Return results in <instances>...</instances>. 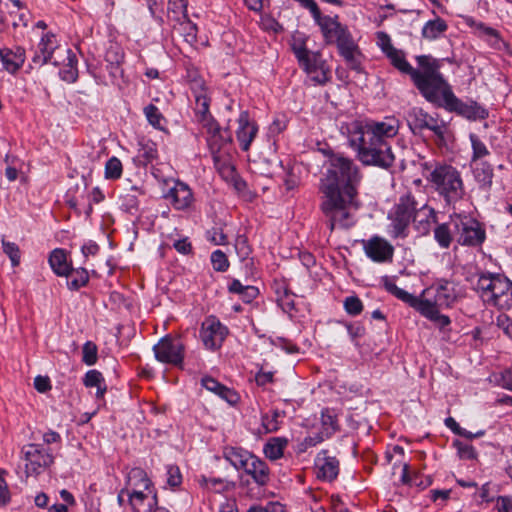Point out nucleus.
I'll return each mask as SVG.
<instances>
[{
	"mask_svg": "<svg viewBox=\"0 0 512 512\" xmlns=\"http://www.w3.org/2000/svg\"><path fill=\"white\" fill-rule=\"evenodd\" d=\"M258 133L256 122L250 118L247 111H240L237 118V128L235 130L237 141L243 151L249 150L251 143Z\"/></svg>",
	"mask_w": 512,
	"mask_h": 512,
	"instance_id": "obj_17",
	"label": "nucleus"
},
{
	"mask_svg": "<svg viewBox=\"0 0 512 512\" xmlns=\"http://www.w3.org/2000/svg\"><path fill=\"white\" fill-rule=\"evenodd\" d=\"M124 57L125 54L123 48L116 43L111 44L105 53V61L108 64H122Z\"/></svg>",
	"mask_w": 512,
	"mask_h": 512,
	"instance_id": "obj_44",
	"label": "nucleus"
},
{
	"mask_svg": "<svg viewBox=\"0 0 512 512\" xmlns=\"http://www.w3.org/2000/svg\"><path fill=\"white\" fill-rule=\"evenodd\" d=\"M474 175L479 183L490 186L493 178V168L486 162H480L474 169Z\"/></svg>",
	"mask_w": 512,
	"mask_h": 512,
	"instance_id": "obj_41",
	"label": "nucleus"
},
{
	"mask_svg": "<svg viewBox=\"0 0 512 512\" xmlns=\"http://www.w3.org/2000/svg\"><path fill=\"white\" fill-rule=\"evenodd\" d=\"M227 170H229V176L226 175V182L234 189L240 199L243 201H251L253 195L248 189L246 182L239 177L233 166L226 165V171Z\"/></svg>",
	"mask_w": 512,
	"mask_h": 512,
	"instance_id": "obj_28",
	"label": "nucleus"
},
{
	"mask_svg": "<svg viewBox=\"0 0 512 512\" xmlns=\"http://www.w3.org/2000/svg\"><path fill=\"white\" fill-rule=\"evenodd\" d=\"M475 289L482 301L500 310L512 307V282L502 274H481Z\"/></svg>",
	"mask_w": 512,
	"mask_h": 512,
	"instance_id": "obj_7",
	"label": "nucleus"
},
{
	"mask_svg": "<svg viewBox=\"0 0 512 512\" xmlns=\"http://www.w3.org/2000/svg\"><path fill=\"white\" fill-rule=\"evenodd\" d=\"M344 308L349 315L356 316L362 312L363 304L357 296H349L344 300Z\"/></svg>",
	"mask_w": 512,
	"mask_h": 512,
	"instance_id": "obj_49",
	"label": "nucleus"
},
{
	"mask_svg": "<svg viewBox=\"0 0 512 512\" xmlns=\"http://www.w3.org/2000/svg\"><path fill=\"white\" fill-rule=\"evenodd\" d=\"M454 445L457 448L458 454L461 458H464V459L476 458V455H477L476 451L471 445L460 442V441H455Z\"/></svg>",
	"mask_w": 512,
	"mask_h": 512,
	"instance_id": "obj_56",
	"label": "nucleus"
},
{
	"mask_svg": "<svg viewBox=\"0 0 512 512\" xmlns=\"http://www.w3.org/2000/svg\"><path fill=\"white\" fill-rule=\"evenodd\" d=\"M388 219L394 224H434L436 212L428 204L417 202L411 193H406L389 210Z\"/></svg>",
	"mask_w": 512,
	"mask_h": 512,
	"instance_id": "obj_8",
	"label": "nucleus"
},
{
	"mask_svg": "<svg viewBox=\"0 0 512 512\" xmlns=\"http://www.w3.org/2000/svg\"><path fill=\"white\" fill-rule=\"evenodd\" d=\"M407 121L412 130L429 129L441 140L445 139L448 132L444 121L434 118L421 108H412L408 113Z\"/></svg>",
	"mask_w": 512,
	"mask_h": 512,
	"instance_id": "obj_11",
	"label": "nucleus"
},
{
	"mask_svg": "<svg viewBox=\"0 0 512 512\" xmlns=\"http://www.w3.org/2000/svg\"><path fill=\"white\" fill-rule=\"evenodd\" d=\"M64 56H62L61 64H63V68L60 69L59 75L63 81L68 83H73L78 78V69H77V57L75 53L70 48L64 49Z\"/></svg>",
	"mask_w": 512,
	"mask_h": 512,
	"instance_id": "obj_23",
	"label": "nucleus"
},
{
	"mask_svg": "<svg viewBox=\"0 0 512 512\" xmlns=\"http://www.w3.org/2000/svg\"><path fill=\"white\" fill-rule=\"evenodd\" d=\"M376 38H377L378 47L382 50V52L385 55L389 54L391 51H393L395 49V47H393V45L391 43V39L387 33L382 32V31L377 32Z\"/></svg>",
	"mask_w": 512,
	"mask_h": 512,
	"instance_id": "obj_54",
	"label": "nucleus"
},
{
	"mask_svg": "<svg viewBox=\"0 0 512 512\" xmlns=\"http://www.w3.org/2000/svg\"><path fill=\"white\" fill-rule=\"evenodd\" d=\"M448 29V25L445 20L438 16L428 20L422 27L421 35L428 41H434L439 39Z\"/></svg>",
	"mask_w": 512,
	"mask_h": 512,
	"instance_id": "obj_27",
	"label": "nucleus"
},
{
	"mask_svg": "<svg viewBox=\"0 0 512 512\" xmlns=\"http://www.w3.org/2000/svg\"><path fill=\"white\" fill-rule=\"evenodd\" d=\"M205 126L207 130V144L214 162V167L220 177H223L224 152L222 149L224 142L221 134V127L213 121H208Z\"/></svg>",
	"mask_w": 512,
	"mask_h": 512,
	"instance_id": "obj_14",
	"label": "nucleus"
},
{
	"mask_svg": "<svg viewBox=\"0 0 512 512\" xmlns=\"http://www.w3.org/2000/svg\"><path fill=\"white\" fill-rule=\"evenodd\" d=\"M426 91V100L443 107L449 112H455L460 116L471 120H483L488 117V111L477 102H463L453 93L450 84L443 78H439L432 90Z\"/></svg>",
	"mask_w": 512,
	"mask_h": 512,
	"instance_id": "obj_5",
	"label": "nucleus"
},
{
	"mask_svg": "<svg viewBox=\"0 0 512 512\" xmlns=\"http://www.w3.org/2000/svg\"><path fill=\"white\" fill-rule=\"evenodd\" d=\"M285 413L283 411L274 409L262 415V427L266 433L276 432L282 423Z\"/></svg>",
	"mask_w": 512,
	"mask_h": 512,
	"instance_id": "obj_37",
	"label": "nucleus"
},
{
	"mask_svg": "<svg viewBox=\"0 0 512 512\" xmlns=\"http://www.w3.org/2000/svg\"><path fill=\"white\" fill-rule=\"evenodd\" d=\"M200 339L208 350H219L224 342V326L219 318L210 315L202 322Z\"/></svg>",
	"mask_w": 512,
	"mask_h": 512,
	"instance_id": "obj_12",
	"label": "nucleus"
},
{
	"mask_svg": "<svg viewBox=\"0 0 512 512\" xmlns=\"http://www.w3.org/2000/svg\"><path fill=\"white\" fill-rule=\"evenodd\" d=\"M497 508L499 512H512V497L500 496L497 499Z\"/></svg>",
	"mask_w": 512,
	"mask_h": 512,
	"instance_id": "obj_64",
	"label": "nucleus"
},
{
	"mask_svg": "<svg viewBox=\"0 0 512 512\" xmlns=\"http://www.w3.org/2000/svg\"><path fill=\"white\" fill-rule=\"evenodd\" d=\"M65 48L61 47L55 34L51 32L44 33L34 52L32 63L39 67L47 63L58 66L63 61L62 56H64Z\"/></svg>",
	"mask_w": 512,
	"mask_h": 512,
	"instance_id": "obj_9",
	"label": "nucleus"
},
{
	"mask_svg": "<svg viewBox=\"0 0 512 512\" xmlns=\"http://www.w3.org/2000/svg\"><path fill=\"white\" fill-rule=\"evenodd\" d=\"M291 48H292L298 62L300 60L304 59V57H306L310 53H312V51H309L306 48V37L301 33H296L293 35L292 41H291Z\"/></svg>",
	"mask_w": 512,
	"mask_h": 512,
	"instance_id": "obj_40",
	"label": "nucleus"
},
{
	"mask_svg": "<svg viewBox=\"0 0 512 512\" xmlns=\"http://www.w3.org/2000/svg\"><path fill=\"white\" fill-rule=\"evenodd\" d=\"M145 491L146 490L143 489H135L129 491L128 501L134 512H138V506L143 504L144 500L147 498Z\"/></svg>",
	"mask_w": 512,
	"mask_h": 512,
	"instance_id": "obj_50",
	"label": "nucleus"
},
{
	"mask_svg": "<svg viewBox=\"0 0 512 512\" xmlns=\"http://www.w3.org/2000/svg\"><path fill=\"white\" fill-rule=\"evenodd\" d=\"M122 64H108L107 70L109 72L112 84H118L119 79L123 77V69L121 67Z\"/></svg>",
	"mask_w": 512,
	"mask_h": 512,
	"instance_id": "obj_60",
	"label": "nucleus"
},
{
	"mask_svg": "<svg viewBox=\"0 0 512 512\" xmlns=\"http://www.w3.org/2000/svg\"><path fill=\"white\" fill-rule=\"evenodd\" d=\"M485 240V231L482 226H462L458 243L461 245L476 246Z\"/></svg>",
	"mask_w": 512,
	"mask_h": 512,
	"instance_id": "obj_29",
	"label": "nucleus"
},
{
	"mask_svg": "<svg viewBox=\"0 0 512 512\" xmlns=\"http://www.w3.org/2000/svg\"><path fill=\"white\" fill-rule=\"evenodd\" d=\"M123 166L121 161L113 156L105 164V178L110 180L119 179L122 176Z\"/></svg>",
	"mask_w": 512,
	"mask_h": 512,
	"instance_id": "obj_42",
	"label": "nucleus"
},
{
	"mask_svg": "<svg viewBox=\"0 0 512 512\" xmlns=\"http://www.w3.org/2000/svg\"><path fill=\"white\" fill-rule=\"evenodd\" d=\"M188 0H168L167 17L173 23L175 21H183L187 14Z\"/></svg>",
	"mask_w": 512,
	"mask_h": 512,
	"instance_id": "obj_36",
	"label": "nucleus"
},
{
	"mask_svg": "<svg viewBox=\"0 0 512 512\" xmlns=\"http://www.w3.org/2000/svg\"><path fill=\"white\" fill-rule=\"evenodd\" d=\"M167 475H168L167 483L171 487H177L181 484L182 476H181L180 470L177 466H172V465L168 466Z\"/></svg>",
	"mask_w": 512,
	"mask_h": 512,
	"instance_id": "obj_58",
	"label": "nucleus"
},
{
	"mask_svg": "<svg viewBox=\"0 0 512 512\" xmlns=\"http://www.w3.org/2000/svg\"><path fill=\"white\" fill-rule=\"evenodd\" d=\"M230 293L237 294L245 303H250L255 299L259 291L255 286L249 284H243L239 280L234 279L228 286Z\"/></svg>",
	"mask_w": 512,
	"mask_h": 512,
	"instance_id": "obj_32",
	"label": "nucleus"
},
{
	"mask_svg": "<svg viewBox=\"0 0 512 512\" xmlns=\"http://www.w3.org/2000/svg\"><path fill=\"white\" fill-rule=\"evenodd\" d=\"M153 350L156 359L162 363L178 366L183 361L184 346L179 339L162 338Z\"/></svg>",
	"mask_w": 512,
	"mask_h": 512,
	"instance_id": "obj_13",
	"label": "nucleus"
},
{
	"mask_svg": "<svg viewBox=\"0 0 512 512\" xmlns=\"http://www.w3.org/2000/svg\"><path fill=\"white\" fill-rule=\"evenodd\" d=\"M137 158L139 162L146 166L158 159L157 145L150 139L142 138L139 141V149Z\"/></svg>",
	"mask_w": 512,
	"mask_h": 512,
	"instance_id": "obj_30",
	"label": "nucleus"
},
{
	"mask_svg": "<svg viewBox=\"0 0 512 512\" xmlns=\"http://www.w3.org/2000/svg\"><path fill=\"white\" fill-rule=\"evenodd\" d=\"M173 28L180 33L185 42L193 45L197 39V26L187 17L183 21L172 23Z\"/></svg>",
	"mask_w": 512,
	"mask_h": 512,
	"instance_id": "obj_34",
	"label": "nucleus"
},
{
	"mask_svg": "<svg viewBox=\"0 0 512 512\" xmlns=\"http://www.w3.org/2000/svg\"><path fill=\"white\" fill-rule=\"evenodd\" d=\"M34 387L40 393H44V392L50 390L51 389V384H50L49 378L48 377H44V376H40V375L35 377V379H34Z\"/></svg>",
	"mask_w": 512,
	"mask_h": 512,
	"instance_id": "obj_62",
	"label": "nucleus"
},
{
	"mask_svg": "<svg viewBox=\"0 0 512 512\" xmlns=\"http://www.w3.org/2000/svg\"><path fill=\"white\" fill-rule=\"evenodd\" d=\"M202 385L209 391L215 393L221 398L224 397V386L212 377H204Z\"/></svg>",
	"mask_w": 512,
	"mask_h": 512,
	"instance_id": "obj_53",
	"label": "nucleus"
},
{
	"mask_svg": "<svg viewBox=\"0 0 512 512\" xmlns=\"http://www.w3.org/2000/svg\"><path fill=\"white\" fill-rule=\"evenodd\" d=\"M322 425H323V433H325L326 437H330L337 429V420L334 416L322 414Z\"/></svg>",
	"mask_w": 512,
	"mask_h": 512,
	"instance_id": "obj_55",
	"label": "nucleus"
},
{
	"mask_svg": "<svg viewBox=\"0 0 512 512\" xmlns=\"http://www.w3.org/2000/svg\"><path fill=\"white\" fill-rule=\"evenodd\" d=\"M49 264L52 270L59 276H67L70 272V265L67 262L64 251L61 249L52 251L49 257Z\"/></svg>",
	"mask_w": 512,
	"mask_h": 512,
	"instance_id": "obj_35",
	"label": "nucleus"
},
{
	"mask_svg": "<svg viewBox=\"0 0 512 512\" xmlns=\"http://www.w3.org/2000/svg\"><path fill=\"white\" fill-rule=\"evenodd\" d=\"M211 262L216 271H224V253L221 250L212 253Z\"/></svg>",
	"mask_w": 512,
	"mask_h": 512,
	"instance_id": "obj_63",
	"label": "nucleus"
},
{
	"mask_svg": "<svg viewBox=\"0 0 512 512\" xmlns=\"http://www.w3.org/2000/svg\"><path fill=\"white\" fill-rule=\"evenodd\" d=\"M151 486L152 482L142 468L135 467L128 472L125 483L127 491L135 489L149 490Z\"/></svg>",
	"mask_w": 512,
	"mask_h": 512,
	"instance_id": "obj_26",
	"label": "nucleus"
},
{
	"mask_svg": "<svg viewBox=\"0 0 512 512\" xmlns=\"http://www.w3.org/2000/svg\"><path fill=\"white\" fill-rule=\"evenodd\" d=\"M361 180L358 167L342 155H332L326 173L321 180L325 196L322 210L331 224L342 223L350 218L351 207Z\"/></svg>",
	"mask_w": 512,
	"mask_h": 512,
	"instance_id": "obj_1",
	"label": "nucleus"
},
{
	"mask_svg": "<svg viewBox=\"0 0 512 512\" xmlns=\"http://www.w3.org/2000/svg\"><path fill=\"white\" fill-rule=\"evenodd\" d=\"M288 445V440L284 437H273L264 445L263 452L270 460H278Z\"/></svg>",
	"mask_w": 512,
	"mask_h": 512,
	"instance_id": "obj_33",
	"label": "nucleus"
},
{
	"mask_svg": "<svg viewBox=\"0 0 512 512\" xmlns=\"http://www.w3.org/2000/svg\"><path fill=\"white\" fill-rule=\"evenodd\" d=\"M434 238L442 248H448L452 242L453 235L449 226H436Z\"/></svg>",
	"mask_w": 512,
	"mask_h": 512,
	"instance_id": "obj_45",
	"label": "nucleus"
},
{
	"mask_svg": "<svg viewBox=\"0 0 512 512\" xmlns=\"http://www.w3.org/2000/svg\"><path fill=\"white\" fill-rule=\"evenodd\" d=\"M423 177L447 204H455L465 195L461 172L451 164L420 159Z\"/></svg>",
	"mask_w": 512,
	"mask_h": 512,
	"instance_id": "obj_4",
	"label": "nucleus"
},
{
	"mask_svg": "<svg viewBox=\"0 0 512 512\" xmlns=\"http://www.w3.org/2000/svg\"><path fill=\"white\" fill-rule=\"evenodd\" d=\"M83 383L86 387H96V397L103 398L106 392V384L102 374L97 370H89L84 377Z\"/></svg>",
	"mask_w": 512,
	"mask_h": 512,
	"instance_id": "obj_38",
	"label": "nucleus"
},
{
	"mask_svg": "<svg viewBox=\"0 0 512 512\" xmlns=\"http://www.w3.org/2000/svg\"><path fill=\"white\" fill-rule=\"evenodd\" d=\"M391 61L392 65L399 71L405 74H409L414 81L416 87L419 89L421 94L426 98V90H432L436 82L441 77L439 72L440 63L439 60L432 58L431 56L421 55L418 56L417 62L421 71L415 70L406 60L403 51L394 49L386 55Z\"/></svg>",
	"mask_w": 512,
	"mask_h": 512,
	"instance_id": "obj_6",
	"label": "nucleus"
},
{
	"mask_svg": "<svg viewBox=\"0 0 512 512\" xmlns=\"http://www.w3.org/2000/svg\"><path fill=\"white\" fill-rule=\"evenodd\" d=\"M469 138L472 147V163H475L490 154L486 144L477 135L471 133Z\"/></svg>",
	"mask_w": 512,
	"mask_h": 512,
	"instance_id": "obj_39",
	"label": "nucleus"
},
{
	"mask_svg": "<svg viewBox=\"0 0 512 512\" xmlns=\"http://www.w3.org/2000/svg\"><path fill=\"white\" fill-rule=\"evenodd\" d=\"M335 43L340 55L345 59L347 65L353 70L361 71L362 55L349 30H347Z\"/></svg>",
	"mask_w": 512,
	"mask_h": 512,
	"instance_id": "obj_18",
	"label": "nucleus"
},
{
	"mask_svg": "<svg viewBox=\"0 0 512 512\" xmlns=\"http://www.w3.org/2000/svg\"><path fill=\"white\" fill-rule=\"evenodd\" d=\"M26 476H37L50 467L54 457L48 449L40 444H28L22 448Z\"/></svg>",
	"mask_w": 512,
	"mask_h": 512,
	"instance_id": "obj_10",
	"label": "nucleus"
},
{
	"mask_svg": "<svg viewBox=\"0 0 512 512\" xmlns=\"http://www.w3.org/2000/svg\"><path fill=\"white\" fill-rule=\"evenodd\" d=\"M165 198L176 208L185 209L190 206L193 200V195L188 187L183 182L172 180V186L169 187Z\"/></svg>",
	"mask_w": 512,
	"mask_h": 512,
	"instance_id": "obj_20",
	"label": "nucleus"
},
{
	"mask_svg": "<svg viewBox=\"0 0 512 512\" xmlns=\"http://www.w3.org/2000/svg\"><path fill=\"white\" fill-rule=\"evenodd\" d=\"M82 361L86 365H94L97 361V346L91 342L87 341L82 348Z\"/></svg>",
	"mask_w": 512,
	"mask_h": 512,
	"instance_id": "obj_48",
	"label": "nucleus"
},
{
	"mask_svg": "<svg viewBox=\"0 0 512 512\" xmlns=\"http://www.w3.org/2000/svg\"><path fill=\"white\" fill-rule=\"evenodd\" d=\"M382 283L390 294L414 308L440 328L448 326L451 321L448 316L441 314L439 310L453 306L464 296L462 289L457 284L447 280L437 281L424 289L419 296L399 288L388 276L382 278Z\"/></svg>",
	"mask_w": 512,
	"mask_h": 512,
	"instance_id": "obj_3",
	"label": "nucleus"
},
{
	"mask_svg": "<svg viewBox=\"0 0 512 512\" xmlns=\"http://www.w3.org/2000/svg\"><path fill=\"white\" fill-rule=\"evenodd\" d=\"M465 23L477 33L480 37H485L492 45L497 46L500 42L498 32L492 27L486 26L482 22L476 21L472 17H466Z\"/></svg>",
	"mask_w": 512,
	"mask_h": 512,
	"instance_id": "obj_31",
	"label": "nucleus"
},
{
	"mask_svg": "<svg viewBox=\"0 0 512 512\" xmlns=\"http://www.w3.org/2000/svg\"><path fill=\"white\" fill-rule=\"evenodd\" d=\"M399 128V120L395 117L355 121L347 126L348 143L364 165L389 168L395 160L389 140L398 134Z\"/></svg>",
	"mask_w": 512,
	"mask_h": 512,
	"instance_id": "obj_2",
	"label": "nucleus"
},
{
	"mask_svg": "<svg viewBox=\"0 0 512 512\" xmlns=\"http://www.w3.org/2000/svg\"><path fill=\"white\" fill-rule=\"evenodd\" d=\"M255 455L242 448L231 447L226 450V460L237 470L245 471L255 459Z\"/></svg>",
	"mask_w": 512,
	"mask_h": 512,
	"instance_id": "obj_22",
	"label": "nucleus"
},
{
	"mask_svg": "<svg viewBox=\"0 0 512 512\" xmlns=\"http://www.w3.org/2000/svg\"><path fill=\"white\" fill-rule=\"evenodd\" d=\"M320 27L324 40L327 44L335 43L348 28L338 21L337 16L322 15L321 12L314 18Z\"/></svg>",
	"mask_w": 512,
	"mask_h": 512,
	"instance_id": "obj_19",
	"label": "nucleus"
},
{
	"mask_svg": "<svg viewBox=\"0 0 512 512\" xmlns=\"http://www.w3.org/2000/svg\"><path fill=\"white\" fill-rule=\"evenodd\" d=\"M245 474L251 476L258 486H266L271 480L270 469L265 461L257 456L245 471Z\"/></svg>",
	"mask_w": 512,
	"mask_h": 512,
	"instance_id": "obj_24",
	"label": "nucleus"
},
{
	"mask_svg": "<svg viewBox=\"0 0 512 512\" xmlns=\"http://www.w3.org/2000/svg\"><path fill=\"white\" fill-rule=\"evenodd\" d=\"M294 298L295 295L293 293L288 292L287 290H284L283 294L279 295L278 303L284 312L290 314L292 311H294Z\"/></svg>",
	"mask_w": 512,
	"mask_h": 512,
	"instance_id": "obj_51",
	"label": "nucleus"
},
{
	"mask_svg": "<svg viewBox=\"0 0 512 512\" xmlns=\"http://www.w3.org/2000/svg\"><path fill=\"white\" fill-rule=\"evenodd\" d=\"M0 56L4 68L10 73L18 71L25 62V50L21 47H16L15 50H1Z\"/></svg>",
	"mask_w": 512,
	"mask_h": 512,
	"instance_id": "obj_25",
	"label": "nucleus"
},
{
	"mask_svg": "<svg viewBox=\"0 0 512 512\" xmlns=\"http://www.w3.org/2000/svg\"><path fill=\"white\" fill-rule=\"evenodd\" d=\"M363 249L366 256L377 263L391 262L394 254L393 246L378 236L363 241Z\"/></svg>",
	"mask_w": 512,
	"mask_h": 512,
	"instance_id": "obj_16",
	"label": "nucleus"
},
{
	"mask_svg": "<svg viewBox=\"0 0 512 512\" xmlns=\"http://www.w3.org/2000/svg\"><path fill=\"white\" fill-rule=\"evenodd\" d=\"M247 512H285V508L279 502H268L266 505H253Z\"/></svg>",
	"mask_w": 512,
	"mask_h": 512,
	"instance_id": "obj_52",
	"label": "nucleus"
},
{
	"mask_svg": "<svg viewBox=\"0 0 512 512\" xmlns=\"http://www.w3.org/2000/svg\"><path fill=\"white\" fill-rule=\"evenodd\" d=\"M208 240L214 245H220L224 242V232L222 226H214L207 231Z\"/></svg>",
	"mask_w": 512,
	"mask_h": 512,
	"instance_id": "obj_59",
	"label": "nucleus"
},
{
	"mask_svg": "<svg viewBox=\"0 0 512 512\" xmlns=\"http://www.w3.org/2000/svg\"><path fill=\"white\" fill-rule=\"evenodd\" d=\"M287 127V119L284 115L276 116L269 126V134L275 136L283 132Z\"/></svg>",
	"mask_w": 512,
	"mask_h": 512,
	"instance_id": "obj_57",
	"label": "nucleus"
},
{
	"mask_svg": "<svg viewBox=\"0 0 512 512\" xmlns=\"http://www.w3.org/2000/svg\"><path fill=\"white\" fill-rule=\"evenodd\" d=\"M194 97L196 101V109L201 114H206L208 112V100L203 92H194Z\"/></svg>",
	"mask_w": 512,
	"mask_h": 512,
	"instance_id": "obj_61",
	"label": "nucleus"
},
{
	"mask_svg": "<svg viewBox=\"0 0 512 512\" xmlns=\"http://www.w3.org/2000/svg\"><path fill=\"white\" fill-rule=\"evenodd\" d=\"M315 463L318 468L319 478L332 481L337 477L339 473V461L335 457L328 456L327 451H321Z\"/></svg>",
	"mask_w": 512,
	"mask_h": 512,
	"instance_id": "obj_21",
	"label": "nucleus"
},
{
	"mask_svg": "<svg viewBox=\"0 0 512 512\" xmlns=\"http://www.w3.org/2000/svg\"><path fill=\"white\" fill-rule=\"evenodd\" d=\"M144 114L148 120V122L155 128L160 129L161 123L163 120V116L160 113L158 107L153 104H149L144 108Z\"/></svg>",
	"mask_w": 512,
	"mask_h": 512,
	"instance_id": "obj_46",
	"label": "nucleus"
},
{
	"mask_svg": "<svg viewBox=\"0 0 512 512\" xmlns=\"http://www.w3.org/2000/svg\"><path fill=\"white\" fill-rule=\"evenodd\" d=\"M299 64L315 84L322 85L330 79V70L318 52L310 53Z\"/></svg>",
	"mask_w": 512,
	"mask_h": 512,
	"instance_id": "obj_15",
	"label": "nucleus"
},
{
	"mask_svg": "<svg viewBox=\"0 0 512 512\" xmlns=\"http://www.w3.org/2000/svg\"><path fill=\"white\" fill-rule=\"evenodd\" d=\"M490 381L503 389L512 390V371L505 369L490 376Z\"/></svg>",
	"mask_w": 512,
	"mask_h": 512,
	"instance_id": "obj_43",
	"label": "nucleus"
},
{
	"mask_svg": "<svg viewBox=\"0 0 512 512\" xmlns=\"http://www.w3.org/2000/svg\"><path fill=\"white\" fill-rule=\"evenodd\" d=\"M2 247L5 254L10 258L12 266H18L20 263V250L18 246L15 243L6 241L2 238Z\"/></svg>",
	"mask_w": 512,
	"mask_h": 512,
	"instance_id": "obj_47",
	"label": "nucleus"
}]
</instances>
